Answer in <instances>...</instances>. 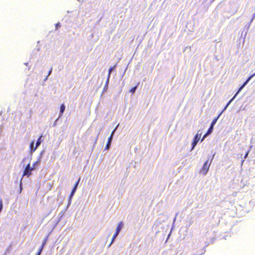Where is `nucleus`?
Segmentation results:
<instances>
[{"label": "nucleus", "instance_id": "1", "mask_svg": "<svg viewBox=\"0 0 255 255\" xmlns=\"http://www.w3.org/2000/svg\"><path fill=\"white\" fill-rule=\"evenodd\" d=\"M255 76V73L252 75H251L247 80L244 83V84L239 88L238 92L236 93V94L235 95V96L233 97V98L230 100L229 102L227 103V105L225 107V108L228 107L230 103L232 102V101L233 100V99L237 96V95L239 94V93L243 89V88L247 84V83L249 82V81L254 77Z\"/></svg>", "mask_w": 255, "mask_h": 255}, {"label": "nucleus", "instance_id": "2", "mask_svg": "<svg viewBox=\"0 0 255 255\" xmlns=\"http://www.w3.org/2000/svg\"><path fill=\"white\" fill-rule=\"evenodd\" d=\"M34 165L35 164H33V166L32 167L30 166V163H28L25 167L23 173V176H27L28 177L31 174V171L33 170L34 169Z\"/></svg>", "mask_w": 255, "mask_h": 255}, {"label": "nucleus", "instance_id": "3", "mask_svg": "<svg viewBox=\"0 0 255 255\" xmlns=\"http://www.w3.org/2000/svg\"><path fill=\"white\" fill-rule=\"evenodd\" d=\"M202 133H199V131H198V132L196 133V134L195 135L193 142L192 143V149L194 148V147L196 146L198 142L199 141L200 138L201 136Z\"/></svg>", "mask_w": 255, "mask_h": 255}, {"label": "nucleus", "instance_id": "4", "mask_svg": "<svg viewBox=\"0 0 255 255\" xmlns=\"http://www.w3.org/2000/svg\"><path fill=\"white\" fill-rule=\"evenodd\" d=\"M210 166V163H209L208 160H207L204 164V165L202 167V168H201L200 172L204 175L206 174L209 170Z\"/></svg>", "mask_w": 255, "mask_h": 255}, {"label": "nucleus", "instance_id": "5", "mask_svg": "<svg viewBox=\"0 0 255 255\" xmlns=\"http://www.w3.org/2000/svg\"><path fill=\"white\" fill-rule=\"evenodd\" d=\"M116 129V128H115V129L112 131V133L111 134V136L109 137L108 141V142L107 143V144H106V148H105L106 149H109V147L110 146V144H111V140L112 139L113 136V135L114 134V132H115Z\"/></svg>", "mask_w": 255, "mask_h": 255}, {"label": "nucleus", "instance_id": "6", "mask_svg": "<svg viewBox=\"0 0 255 255\" xmlns=\"http://www.w3.org/2000/svg\"><path fill=\"white\" fill-rule=\"evenodd\" d=\"M213 128H214V126H212V125H210V128H209V129H208L207 130V132H206V133L203 136V138H202L201 139V141H202L205 138V137L208 134H209L210 133H211L212 132V130H213Z\"/></svg>", "mask_w": 255, "mask_h": 255}, {"label": "nucleus", "instance_id": "7", "mask_svg": "<svg viewBox=\"0 0 255 255\" xmlns=\"http://www.w3.org/2000/svg\"><path fill=\"white\" fill-rule=\"evenodd\" d=\"M42 137V135H41L40 136V137L38 139V140L36 143V146H35V148H34L33 151H34L38 147V146L40 144L41 142V139Z\"/></svg>", "mask_w": 255, "mask_h": 255}, {"label": "nucleus", "instance_id": "8", "mask_svg": "<svg viewBox=\"0 0 255 255\" xmlns=\"http://www.w3.org/2000/svg\"><path fill=\"white\" fill-rule=\"evenodd\" d=\"M222 114V113H221L217 117H216V118H215L212 122V123L211 124V125L213 126H214L215 124L216 123L218 119H219V118L220 117V116H221V115Z\"/></svg>", "mask_w": 255, "mask_h": 255}, {"label": "nucleus", "instance_id": "9", "mask_svg": "<svg viewBox=\"0 0 255 255\" xmlns=\"http://www.w3.org/2000/svg\"><path fill=\"white\" fill-rule=\"evenodd\" d=\"M123 227V223L122 222H120L117 227L116 231L118 232H120L121 230L122 229Z\"/></svg>", "mask_w": 255, "mask_h": 255}, {"label": "nucleus", "instance_id": "10", "mask_svg": "<svg viewBox=\"0 0 255 255\" xmlns=\"http://www.w3.org/2000/svg\"><path fill=\"white\" fill-rule=\"evenodd\" d=\"M65 107L64 104H62L60 106V114L62 115L65 111Z\"/></svg>", "mask_w": 255, "mask_h": 255}, {"label": "nucleus", "instance_id": "11", "mask_svg": "<svg viewBox=\"0 0 255 255\" xmlns=\"http://www.w3.org/2000/svg\"><path fill=\"white\" fill-rule=\"evenodd\" d=\"M46 242H47V239H45L42 244V245L41 246V247L39 248V249H41V250H43V249L45 245V244L46 243Z\"/></svg>", "mask_w": 255, "mask_h": 255}, {"label": "nucleus", "instance_id": "12", "mask_svg": "<svg viewBox=\"0 0 255 255\" xmlns=\"http://www.w3.org/2000/svg\"><path fill=\"white\" fill-rule=\"evenodd\" d=\"M136 88H137V86H135V87L132 88L130 90V92L133 94L135 92V91L136 89Z\"/></svg>", "mask_w": 255, "mask_h": 255}, {"label": "nucleus", "instance_id": "13", "mask_svg": "<svg viewBox=\"0 0 255 255\" xmlns=\"http://www.w3.org/2000/svg\"><path fill=\"white\" fill-rule=\"evenodd\" d=\"M113 67H111L109 70V74H108V77L109 78L110 76V74H111V73L112 72V71H113Z\"/></svg>", "mask_w": 255, "mask_h": 255}, {"label": "nucleus", "instance_id": "14", "mask_svg": "<svg viewBox=\"0 0 255 255\" xmlns=\"http://www.w3.org/2000/svg\"><path fill=\"white\" fill-rule=\"evenodd\" d=\"M42 251V250L41 249H39L38 251V252L36 253V255H40Z\"/></svg>", "mask_w": 255, "mask_h": 255}, {"label": "nucleus", "instance_id": "15", "mask_svg": "<svg viewBox=\"0 0 255 255\" xmlns=\"http://www.w3.org/2000/svg\"><path fill=\"white\" fill-rule=\"evenodd\" d=\"M75 191L76 190H74L73 189H72V190L71 191V194H70V197H71L74 195Z\"/></svg>", "mask_w": 255, "mask_h": 255}, {"label": "nucleus", "instance_id": "16", "mask_svg": "<svg viewBox=\"0 0 255 255\" xmlns=\"http://www.w3.org/2000/svg\"><path fill=\"white\" fill-rule=\"evenodd\" d=\"M80 179H81V178L79 177L75 185H76L77 186H78V184H79V182L80 181Z\"/></svg>", "mask_w": 255, "mask_h": 255}, {"label": "nucleus", "instance_id": "17", "mask_svg": "<svg viewBox=\"0 0 255 255\" xmlns=\"http://www.w3.org/2000/svg\"><path fill=\"white\" fill-rule=\"evenodd\" d=\"M116 237H116L115 235L113 236L111 244H112V243L114 242V240L116 239Z\"/></svg>", "mask_w": 255, "mask_h": 255}, {"label": "nucleus", "instance_id": "18", "mask_svg": "<svg viewBox=\"0 0 255 255\" xmlns=\"http://www.w3.org/2000/svg\"><path fill=\"white\" fill-rule=\"evenodd\" d=\"M119 233H120L119 232H118L117 231H116V233H115V234L114 235H115L116 237H117V236L118 235Z\"/></svg>", "mask_w": 255, "mask_h": 255}, {"label": "nucleus", "instance_id": "19", "mask_svg": "<svg viewBox=\"0 0 255 255\" xmlns=\"http://www.w3.org/2000/svg\"><path fill=\"white\" fill-rule=\"evenodd\" d=\"M119 233H120L119 232H118L117 231H116V233H115V234L114 235H115L116 237H117V236L118 235Z\"/></svg>", "mask_w": 255, "mask_h": 255}, {"label": "nucleus", "instance_id": "20", "mask_svg": "<svg viewBox=\"0 0 255 255\" xmlns=\"http://www.w3.org/2000/svg\"><path fill=\"white\" fill-rule=\"evenodd\" d=\"M55 26H56V28H57L59 26H60V23H56V24H55Z\"/></svg>", "mask_w": 255, "mask_h": 255}, {"label": "nucleus", "instance_id": "21", "mask_svg": "<svg viewBox=\"0 0 255 255\" xmlns=\"http://www.w3.org/2000/svg\"><path fill=\"white\" fill-rule=\"evenodd\" d=\"M33 144H34V141H33L32 142H31V144H30V147L32 148V146H33Z\"/></svg>", "mask_w": 255, "mask_h": 255}, {"label": "nucleus", "instance_id": "22", "mask_svg": "<svg viewBox=\"0 0 255 255\" xmlns=\"http://www.w3.org/2000/svg\"><path fill=\"white\" fill-rule=\"evenodd\" d=\"M77 186H77L76 185H75V186H74V188H73V189L74 190H76V189H77Z\"/></svg>", "mask_w": 255, "mask_h": 255}, {"label": "nucleus", "instance_id": "23", "mask_svg": "<svg viewBox=\"0 0 255 255\" xmlns=\"http://www.w3.org/2000/svg\"><path fill=\"white\" fill-rule=\"evenodd\" d=\"M248 153H247L246 154H245V157L246 158L247 156H248Z\"/></svg>", "mask_w": 255, "mask_h": 255}, {"label": "nucleus", "instance_id": "24", "mask_svg": "<svg viewBox=\"0 0 255 255\" xmlns=\"http://www.w3.org/2000/svg\"><path fill=\"white\" fill-rule=\"evenodd\" d=\"M51 71H52V69H51V70L49 71V74H48L49 75V74H50V73L51 72Z\"/></svg>", "mask_w": 255, "mask_h": 255}, {"label": "nucleus", "instance_id": "25", "mask_svg": "<svg viewBox=\"0 0 255 255\" xmlns=\"http://www.w3.org/2000/svg\"><path fill=\"white\" fill-rule=\"evenodd\" d=\"M227 108V107L226 108H224V110H223V111H222L221 113H223V111H224V110H225Z\"/></svg>", "mask_w": 255, "mask_h": 255}]
</instances>
